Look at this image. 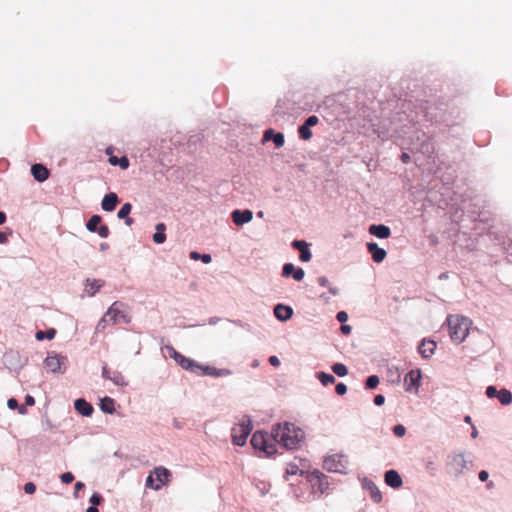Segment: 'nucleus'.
Returning <instances> with one entry per match:
<instances>
[{"instance_id": "obj_1", "label": "nucleus", "mask_w": 512, "mask_h": 512, "mask_svg": "<svg viewBox=\"0 0 512 512\" xmlns=\"http://www.w3.org/2000/svg\"><path fill=\"white\" fill-rule=\"evenodd\" d=\"M273 440L286 449H295L304 438V432L294 424L285 422L272 428Z\"/></svg>"}, {"instance_id": "obj_2", "label": "nucleus", "mask_w": 512, "mask_h": 512, "mask_svg": "<svg viewBox=\"0 0 512 512\" xmlns=\"http://www.w3.org/2000/svg\"><path fill=\"white\" fill-rule=\"evenodd\" d=\"M447 324L451 340L457 344L462 343L469 334L470 320L464 316L450 315Z\"/></svg>"}, {"instance_id": "obj_3", "label": "nucleus", "mask_w": 512, "mask_h": 512, "mask_svg": "<svg viewBox=\"0 0 512 512\" xmlns=\"http://www.w3.org/2000/svg\"><path fill=\"white\" fill-rule=\"evenodd\" d=\"M473 466L472 460H467L464 453L452 452L448 455L445 464L446 472L452 478H460L465 470L470 469Z\"/></svg>"}, {"instance_id": "obj_4", "label": "nucleus", "mask_w": 512, "mask_h": 512, "mask_svg": "<svg viewBox=\"0 0 512 512\" xmlns=\"http://www.w3.org/2000/svg\"><path fill=\"white\" fill-rule=\"evenodd\" d=\"M250 442L254 449L264 452L267 456H272L277 452V446L273 440L272 433L256 431L253 433Z\"/></svg>"}, {"instance_id": "obj_5", "label": "nucleus", "mask_w": 512, "mask_h": 512, "mask_svg": "<svg viewBox=\"0 0 512 512\" xmlns=\"http://www.w3.org/2000/svg\"><path fill=\"white\" fill-rule=\"evenodd\" d=\"M251 431L252 420L249 416H244L242 422L232 428V443L236 446H244Z\"/></svg>"}, {"instance_id": "obj_6", "label": "nucleus", "mask_w": 512, "mask_h": 512, "mask_svg": "<svg viewBox=\"0 0 512 512\" xmlns=\"http://www.w3.org/2000/svg\"><path fill=\"white\" fill-rule=\"evenodd\" d=\"M347 465L348 460L341 453L328 455L323 459V468L328 472L345 474Z\"/></svg>"}, {"instance_id": "obj_7", "label": "nucleus", "mask_w": 512, "mask_h": 512, "mask_svg": "<svg viewBox=\"0 0 512 512\" xmlns=\"http://www.w3.org/2000/svg\"><path fill=\"white\" fill-rule=\"evenodd\" d=\"M2 363L11 371H19L26 365L27 358L23 357L18 351L8 350L3 354Z\"/></svg>"}, {"instance_id": "obj_8", "label": "nucleus", "mask_w": 512, "mask_h": 512, "mask_svg": "<svg viewBox=\"0 0 512 512\" xmlns=\"http://www.w3.org/2000/svg\"><path fill=\"white\" fill-rule=\"evenodd\" d=\"M166 349L169 353V356L173 358L175 362L184 370L198 373V368L201 367V364L191 358L185 357L180 352L176 351L172 346H167Z\"/></svg>"}, {"instance_id": "obj_9", "label": "nucleus", "mask_w": 512, "mask_h": 512, "mask_svg": "<svg viewBox=\"0 0 512 512\" xmlns=\"http://www.w3.org/2000/svg\"><path fill=\"white\" fill-rule=\"evenodd\" d=\"M65 361L66 357L60 356L54 352H49L44 360V367L48 372L62 374L66 371V367L64 366Z\"/></svg>"}, {"instance_id": "obj_10", "label": "nucleus", "mask_w": 512, "mask_h": 512, "mask_svg": "<svg viewBox=\"0 0 512 512\" xmlns=\"http://www.w3.org/2000/svg\"><path fill=\"white\" fill-rule=\"evenodd\" d=\"M307 478L313 489H317L320 494H324L328 490V476H326L320 470L314 469L313 471L309 472Z\"/></svg>"}, {"instance_id": "obj_11", "label": "nucleus", "mask_w": 512, "mask_h": 512, "mask_svg": "<svg viewBox=\"0 0 512 512\" xmlns=\"http://www.w3.org/2000/svg\"><path fill=\"white\" fill-rule=\"evenodd\" d=\"M122 306V302L115 301L107 310L106 314L108 315L111 323L116 324L120 320L125 324H129L131 322V317L121 310Z\"/></svg>"}, {"instance_id": "obj_12", "label": "nucleus", "mask_w": 512, "mask_h": 512, "mask_svg": "<svg viewBox=\"0 0 512 512\" xmlns=\"http://www.w3.org/2000/svg\"><path fill=\"white\" fill-rule=\"evenodd\" d=\"M422 374L420 369L410 370L404 377L405 391L412 393L418 392L421 384Z\"/></svg>"}, {"instance_id": "obj_13", "label": "nucleus", "mask_w": 512, "mask_h": 512, "mask_svg": "<svg viewBox=\"0 0 512 512\" xmlns=\"http://www.w3.org/2000/svg\"><path fill=\"white\" fill-rule=\"evenodd\" d=\"M361 486L364 490L369 491L370 497L374 503L378 504L382 501V494L371 479L367 477L362 478Z\"/></svg>"}, {"instance_id": "obj_14", "label": "nucleus", "mask_w": 512, "mask_h": 512, "mask_svg": "<svg viewBox=\"0 0 512 512\" xmlns=\"http://www.w3.org/2000/svg\"><path fill=\"white\" fill-rule=\"evenodd\" d=\"M231 218L235 225L243 226L253 219V212L250 209H236L232 211Z\"/></svg>"}, {"instance_id": "obj_15", "label": "nucleus", "mask_w": 512, "mask_h": 512, "mask_svg": "<svg viewBox=\"0 0 512 512\" xmlns=\"http://www.w3.org/2000/svg\"><path fill=\"white\" fill-rule=\"evenodd\" d=\"M281 274L284 278L293 277L296 281H302L305 271L300 267H295L293 263H285Z\"/></svg>"}, {"instance_id": "obj_16", "label": "nucleus", "mask_w": 512, "mask_h": 512, "mask_svg": "<svg viewBox=\"0 0 512 512\" xmlns=\"http://www.w3.org/2000/svg\"><path fill=\"white\" fill-rule=\"evenodd\" d=\"M274 316L281 322H286L293 316V309L291 306L285 304H277L274 306Z\"/></svg>"}, {"instance_id": "obj_17", "label": "nucleus", "mask_w": 512, "mask_h": 512, "mask_svg": "<svg viewBox=\"0 0 512 512\" xmlns=\"http://www.w3.org/2000/svg\"><path fill=\"white\" fill-rule=\"evenodd\" d=\"M263 141H272L277 148H280L285 143V137L282 132H275L272 128L264 131Z\"/></svg>"}, {"instance_id": "obj_18", "label": "nucleus", "mask_w": 512, "mask_h": 512, "mask_svg": "<svg viewBox=\"0 0 512 512\" xmlns=\"http://www.w3.org/2000/svg\"><path fill=\"white\" fill-rule=\"evenodd\" d=\"M435 349L436 342L430 339H423L418 346V352L424 359L430 358L434 354Z\"/></svg>"}, {"instance_id": "obj_19", "label": "nucleus", "mask_w": 512, "mask_h": 512, "mask_svg": "<svg viewBox=\"0 0 512 512\" xmlns=\"http://www.w3.org/2000/svg\"><path fill=\"white\" fill-rule=\"evenodd\" d=\"M367 250L371 254L373 261L376 263H381L386 258V250L379 247L375 242L367 243Z\"/></svg>"}, {"instance_id": "obj_20", "label": "nucleus", "mask_w": 512, "mask_h": 512, "mask_svg": "<svg viewBox=\"0 0 512 512\" xmlns=\"http://www.w3.org/2000/svg\"><path fill=\"white\" fill-rule=\"evenodd\" d=\"M75 410L84 417H90L94 408L91 403L87 402L84 398H78L74 401Z\"/></svg>"}, {"instance_id": "obj_21", "label": "nucleus", "mask_w": 512, "mask_h": 512, "mask_svg": "<svg viewBox=\"0 0 512 512\" xmlns=\"http://www.w3.org/2000/svg\"><path fill=\"white\" fill-rule=\"evenodd\" d=\"M120 202L116 193L110 192L106 194L101 202V208L106 212H112Z\"/></svg>"}, {"instance_id": "obj_22", "label": "nucleus", "mask_w": 512, "mask_h": 512, "mask_svg": "<svg viewBox=\"0 0 512 512\" xmlns=\"http://www.w3.org/2000/svg\"><path fill=\"white\" fill-rule=\"evenodd\" d=\"M31 174L36 181L44 182L49 177V170L43 164L36 163L31 166Z\"/></svg>"}, {"instance_id": "obj_23", "label": "nucleus", "mask_w": 512, "mask_h": 512, "mask_svg": "<svg viewBox=\"0 0 512 512\" xmlns=\"http://www.w3.org/2000/svg\"><path fill=\"white\" fill-rule=\"evenodd\" d=\"M369 233L380 239H387L391 235V230L384 224H373L369 227Z\"/></svg>"}, {"instance_id": "obj_24", "label": "nucleus", "mask_w": 512, "mask_h": 512, "mask_svg": "<svg viewBox=\"0 0 512 512\" xmlns=\"http://www.w3.org/2000/svg\"><path fill=\"white\" fill-rule=\"evenodd\" d=\"M385 483L391 488H399L402 484V478L396 470H388L385 472Z\"/></svg>"}, {"instance_id": "obj_25", "label": "nucleus", "mask_w": 512, "mask_h": 512, "mask_svg": "<svg viewBox=\"0 0 512 512\" xmlns=\"http://www.w3.org/2000/svg\"><path fill=\"white\" fill-rule=\"evenodd\" d=\"M105 282L101 279H90L85 280V292L88 296H94L103 286Z\"/></svg>"}, {"instance_id": "obj_26", "label": "nucleus", "mask_w": 512, "mask_h": 512, "mask_svg": "<svg viewBox=\"0 0 512 512\" xmlns=\"http://www.w3.org/2000/svg\"><path fill=\"white\" fill-rule=\"evenodd\" d=\"M152 474L161 487L170 481L171 472L163 466L155 467Z\"/></svg>"}, {"instance_id": "obj_27", "label": "nucleus", "mask_w": 512, "mask_h": 512, "mask_svg": "<svg viewBox=\"0 0 512 512\" xmlns=\"http://www.w3.org/2000/svg\"><path fill=\"white\" fill-rule=\"evenodd\" d=\"M425 472L431 476H436L438 472L439 465L432 457H426L422 460Z\"/></svg>"}, {"instance_id": "obj_28", "label": "nucleus", "mask_w": 512, "mask_h": 512, "mask_svg": "<svg viewBox=\"0 0 512 512\" xmlns=\"http://www.w3.org/2000/svg\"><path fill=\"white\" fill-rule=\"evenodd\" d=\"M99 406L105 414H113L115 412V400L111 397L105 396L100 399Z\"/></svg>"}, {"instance_id": "obj_29", "label": "nucleus", "mask_w": 512, "mask_h": 512, "mask_svg": "<svg viewBox=\"0 0 512 512\" xmlns=\"http://www.w3.org/2000/svg\"><path fill=\"white\" fill-rule=\"evenodd\" d=\"M166 225L164 223H158L156 225V232L153 234V241L157 244H162L166 241Z\"/></svg>"}, {"instance_id": "obj_30", "label": "nucleus", "mask_w": 512, "mask_h": 512, "mask_svg": "<svg viewBox=\"0 0 512 512\" xmlns=\"http://www.w3.org/2000/svg\"><path fill=\"white\" fill-rule=\"evenodd\" d=\"M497 399L504 406L510 405L512 403V392L506 388H502L499 390Z\"/></svg>"}, {"instance_id": "obj_31", "label": "nucleus", "mask_w": 512, "mask_h": 512, "mask_svg": "<svg viewBox=\"0 0 512 512\" xmlns=\"http://www.w3.org/2000/svg\"><path fill=\"white\" fill-rule=\"evenodd\" d=\"M102 217L100 215H93L86 223V228L88 231L94 233L97 228L101 225Z\"/></svg>"}, {"instance_id": "obj_32", "label": "nucleus", "mask_w": 512, "mask_h": 512, "mask_svg": "<svg viewBox=\"0 0 512 512\" xmlns=\"http://www.w3.org/2000/svg\"><path fill=\"white\" fill-rule=\"evenodd\" d=\"M109 163L113 166L119 165L121 169L126 170L128 169L130 163L129 159L126 156H122L120 158L116 156H111L109 158Z\"/></svg>"}, {"instance_id": "obj_33", "label": "nucleus", "mask_w": 512, "mask_h": 512, "mask_svg": "<svg viewBox=\"0 0 512 512\" xmlns=\"http://www.w3.org/2000/svg\"><path fill=\"white\" fill-rule=\"evenodd\" d=\"M55 335H56V330L54 328H49L44 331L43 330L37 331L35 337L38 341H42L44 339L52 340V339H54Z\"/></svg>"}, {"instance_id": "obj_34", "label": "nucleus", "mask_w": 512, "mask_h": 512, "mask_svg": "<svg viewBox=\"0 0 512 512\" xmlns=\"http://www.w3.org/2000/svg\"><path fill=\"white\" fill-rule=\"evenodd\" d=\"M198 375H207L212 377H219V369L211 366H205L201 364L198 368Z\"/></svg>"}, {"instance_id": "obj_35", "label": "nucleus", "mask_w": 512, "mask_h": 512, "mask_svg": "<svg viewBox=\"0 0 512 512\" xmlns=\"http://www.w3.org/2000/svg\"><path fill=\"white\" fill-rule=\"evenodd\" d=\"M317 282L320 286L327 287L330 294L333 296H337L339 294V289L337 287L331 286L326 276L318 277Z\"/></svg>"}, {"instance_id": "obj_36", "label": "nucleus", "mask_w": 512, "mask_h": 512, "mask_svg": "<svg viewBox=\"0 0 512 512\" xmlns=\"http://www.w3.org/2000/svg\"><path fill=\"white\" fill-rule=\"evenodd\" d=\"M419 150L425 155H431L434 153V145L430 139L423 140L419 146Z\"/></svg>"}, {"instance_id": "obj_37", "label": "nucleus", "mask_w": 512, "mask_h": 512, "mask_svg": "<svg viewBox=\"0 0 512 512\" xmlns=\"http://www.w3.org/2000/svg\"><path fill=\"white\" fill-rule=\"evenodd\" d=\"M317 379L322 383V385L327 386L335 382V377L332 374L326 372L317 373Z\"/></svg>"}, {"instance_id": "obj_38", "label": "nucleus", "mask_w": 512, "mask_h": 512, "mask_svg": "<svg viewBox=\"0 0 512 512\" xmlns=\"http://www.w3.org/2000/svg\"><path fill=\"white\" fill-rule=\"evenodd\" d=\"M388 378H389V382L396 385V384H399L400 381H401V374L400 372L398 371L397 368L395 369H392V368H389L388 369Z\"/></svg>"}, {"instance_id": "obj_39", "label": "nucleus", "mask_w": 512, "mask_h": 512, "mask_svg": "<svg viewBox=\"0 0 512 512\" xmlns=\"http://www.w3.org/2000/svg\"><path fill=\"white\" fill-rule=\"evenodd\" d=\"M190 258L192 260H201L205 264H209L212 261V257L210 254H200L197 251H192L190 253Z\"/></svg>"}, {"instance_id": "obj_40", "label": "nucleus", "mask_w": 512, "mask_h": 512, "mask_svg": "<svg viewBox=\"0 0 512 512\" xmlns=\"http://www.w3.org/2000/svg\"><path fill=\"white\" fill-rule=\"evenodd\" d=\"M109 380H111L117 386H126L127 385V382L125 381L124 376L118 371H114L112 373V375L110 376Z\"/></svg>"}, {"instance_id": "obj_41", "label": "nucleus", "mask_w": 512, "mask_h": 512, "mask_svg": "<svg viewBox=\"0 0 512 512\" xmlns=\"http://www.w3.org/2000/svg\"><path fill=\"white\" fill-rule=\"evenodd\" d=\"M311 127H308L307 125L305 124H302L298 127V133H299V136L302 140H309L311 139L312 137V132L310 130Z\"/></svg>"}, {"instance_id": "obj_42", "label": "nucleus", "mask_w": 512, "mask_h": 512, "mask_svg": "<svg viewBox=\"0 0 512 512\" xmlns=\"http://www.w3.org/2000/svg\"><path fill=\"white\" fill-rule=\"evenodd\" d=\"M332 371L339 377H344L348 374L347 367L342 363H335L332 365Z\"/></svg>"}, {"instance_id": "obj_43", "label": "nucleus", "mask_w": 512, "mask_h": 512, "mask_svg": "<svg viewBox=\"0 0 512 512\" xmlns=\"http://www.w3.org/2000/svg\"><path fill=\"white\" fill-rule=\"evenodd\" d=\"M379 377L377 375H370L367 377L365 381V388L366 389H375L379 385Z\"/></svg>"}, {"instance_id": "obj_44", "label": "nucleus", "mask_w": 512, "mask_h": 512, "mask_svg": "<svg viewBox=\"0 0 512 512\" xmlns=\"http://www.w3.org/2000/svg\"><path fill=\"white\" fill-rule=\"evenodd\" d=\"M132 210V205L130 203H125L122 205V207L119 209L117 213V217L119 219L127 218L129 216L130 212Z\"/></svg>"}, {"instance_id": "obj_45", "label": "nucleus", "mask_w": 512, "mask_h": 512, "mask_svg": "<svg viewBox=\"0 0 512 512\" xmlns=\"http://www.w3.org/2000/svg\"><path fill=\"white\" fill-rule=\"evenodd\" d=\"M291 246H292L294 249L298 250V251H299V253H300V252H301V251H303L305 248H307V247L309 246V244H308L306 241H304V240H294V241L292 242Z\"/></svg>"}, {"instance_id": "obj_46", "label": "nucleus", "mask_w": 512, "mask_h": 512, "mask_svg": "<svg viewBox=\"0 0 512 512\" xmlns=\"http://www.w3.org/2000/svg\"><path fill=\"white\" fill-rule=\"evenodd\" d=\"M291 246H292L294 249L298 250V251H299V253H300V252H301V251H303L305 248H307V247L309 246V244H308L306 241H304V240H294V241L292 242Z\"/></svg>"}, {"instance_id": "obj_47", "label": "nucleus", "mask_w": 512, "mask_h": 512, "mask_svg": "<svg viewBox=\"0 0 512 512\" xmlns=\"http://www.w3.org/2000/svg\"><path fill=\"white\" fill-rule=\"evenodd\" d=\"M110 322L109 321V317L108 315L105 313L104 316L99 320V322L97 323V326H96V331L97 332H102L104 331V329L106 328V325L107 323Z\"/></svg>"}, {"instance_id": "obj_48", "label": "nucleus", "mask_w": 512, "mask_h": 512, "mask_svg": "<svg viewBox=\"0 0 512 512\" xmlns=\"http://www.w3.org/2000/svg\"><path fill=\"white\" fill-rule=\"evenodd\" d=\"M485 394L490 399L497 398V396L499 395V390L497 389L496 386L490 385L486 388Z\"/></svg>"}, {"instance_id": "obj_49", "label": "nucleus", "mask_w": 512, "mask_h": 512, "mask_svg": "<svg viewBox=\"0 0 512 512\" xmlns=\"http://www.w3.org/2000/svg\"><path fill=\"white\" fill-rule=\"evenodd\" d=\"M146 487L152 488L154 490H159L161 489V484L155 483L154 476L151 473L146 479Z\"/></svg>"}, {"instance_id": "obj_50", "label": "nucleus", "mask_w": 512, "mask_h": 512, "mask_svg": "<svg viewBox=\"0 0 512 512\" xmlns=\"http://www.w3.org/2000/svg\"><path fill=\"white\" fill-rule=\"evenodd\" d=\"M393 433L397 437H403L406 434V428L402 424H397L392 429Z\"/></svg>"}, {"instance_id": "obj_51", "label": "nucleus", "mask_w": 512, "mask_h": 512, "mask_svg": "<svg viewBox=\"0 0 512 512\" xmlns=\"http://www.w3.org/2000/svg\"><path fill=\"white\" fill-rule=\"evenodd\" d=\"M96 232L101 238H108L110 235V231L107 225H100Z\"/></svg>"}, {"instance_id": "obj_52", "label": "nucleus", "mask_w": 512, "mask_h": 512, "mask_svg": "<svg viewBox=\"0 0 512 512\" xmlns=\"http://www.w3.org/2000/svg\"><path fill=\"white\" fill-rule=\"evenodd\" d=\"M299 258L302 262H308L311 260L312 254L309 249V246L300 252Z\"/></svg>"}, {"instance_id": "obj_53", "label": "nucleus", "mask_w": 512, "mask_h": 512, "mask_svg": "<svg viewBox=\"0 0 512 512\" xmlns=\"http://www.w3.org/2000/svg\"><path fill=\"white\" fill-rule=\"evenodd\" d=\"M91 505L97 506L103 501V497L100 493H93L89 499Z\"/></svg>"}, {"instance_id": "obj_54", "label": "nucleus", "mask_w": 512, "mask_h": 512, "mask_svg": "<svg viewBox=\"0 0 512 512\" xmlns=\"http://www.w3.org/2000/svg\"><path fill=\"white\" fill-rule=\"evenodd\" d=\"M74 475L71 472H65L60 475V480L64 484H70L74 480Z\"/></svg>"}, {"instance_id": "obj_55", "label": "nucleus", "mask_w": 512, "mask_h": 512, "mask_svg": "<svg viewBox=\"0 0 512 512\" xmlns=\"http://www.w3.org/2000/svg\"><path fill=\"white\" fill-rule=\"evenodd\" d=\"M335 391L340 396L346 394V392H347L346 384H344L342 382L337 383L336 386H335Z\"/></svg>"}, {"instance_id": "obj_56", "label": "nucleus", "mask_w": 512, "mask_h": 512, "mask_svg": "<svg viewBox=\"0 0 512 512\" xmlns=\"http://www.w3.org/2000/svg\"><path fill=\"white\" fill-rule=\"evenodd\" d=\"M318 117L315 115H311L308 118H306L305 122L303 124L307 125L308 127H313L318 124Z\"/></svg>"}, {"instance_id": "obj_57", "label": "nucleus", "mask_w": 512, "mask_h": 512, "mask_svg": "<svg viewBox=\"0 0 512 512\" xmlns=\"http://www.w3.org/2000/svg\"><path fill=\"white\" fill-rule=\"evenodd\" d=\"M36 491V485L33 482H27L24 485V492L26 494H33Z\"/></svg>"}, {"instance_id": "obj_58", "label": "nucleus", "mask_w": 512, "mask_h": 512, "mask_svg": "<svg viewBox=\"0 0 512 512\" xmlns=\"http://www.w3.org/2000/svg\"><path fill=\"white\" fill-rule=\"evenodd\" d=\"M336 319L340 323H345L348 320V314L345 311H339L336 314Z\"/></svg>"}, {"instance_id": "obj_59", "label": "nucleus", "mask_w": 512, "mask_h": 512, "mask_svg": "<svg viewBox=\"0 0 512 512\" xmlns=\"http://www.w3.org/2000/svg\"><path fill=\"white\" fill-rule=\"evenodd\" d=\"M84 487H85V484H84L83 482L78 481V482H76V483H75V486H74V493H73L74 498H76V499H77V498L79 497L78 492H79L81 489H83Z\"/></svg>"}, {"instance_id": "obj_60", "label": "nucleus", "mask_w": 512, "mask_h": 512, "mask_svg": "<svg viewBox=\"0 0 512 512\" xmlns=\"http://www.w3.org/2000/svg\"><path fill=\"white\" fill-rule=\"evenodd\" d=\"M373 401L376 406H381L385 402V397L382 394H378L374 397Z\"/></svg>"}, {"instance_id": "obj_61", "label": "nucleus", "mask_w": 512, "mask_h": 512, "mask_svg": "<svg viewBox=\"0 0 512 512\" xmlns=\"http://www.w3.org/2000/svg\"><path fill=\"white\" fill-rule=\"evenodd\" d=\"M7 406L11 410H15L18 408V401L15 398H10L7 401Z\"/></svg>"}, {"instance_id": "obj_62", "label": "nucleus", "mask_w": 512, "mask_h": 512, "mask_svg": "<svg viewBox=\"0 0 512 512\" xmlns=\"http://www.w3.org/2000/svg\"><path fill=\"white\" fill-rule=\"evenodd\" d=\"M269 363L273 366V367H278L280 366V360L277 356L273 355V356H270L269 359H268Z\"/></svg>"}, {"instance_id": "obj_63", "label": "nucleus", "mask_w": 512, "mask_h": 512, "mask_svg": "<svg viewBox=\"0 0 512 512\" xmlns=\"http://www.w3.org/2000/svg\"><path fill=\"white\" fill-rule=\"evenodd\" d=\"M489 473L486 470H481L478 474V478L481 482L487 481Z\"/></svg>"}, {"instance_id": "obj_64", "label": "nucleus", "mask_w": 512, "mask_h": 512, "mask_svg": "<svg viewBox=\"0 0 512 512\" xmlns=\"http://www.w3.org/2000/svg\"><path fill=\"white\" fill-rule=\"evenodd\" d=\"M340 330L344 335H349L351 333L352 328L350 325L342 323Z\"/></svg>"}]
</instances>
